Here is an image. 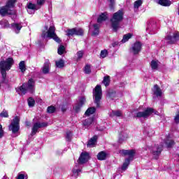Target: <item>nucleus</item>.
I'll return each instance as SVG.
<instances>
[{
	"instance_id": "393cba45",
	"label": "nucleus",
	"mask_w": 179,
	"mask_h": 179,
	"mask_svg": "<svg viewBox=\"0 0 179 179\" xmlns=\"http://www.w3.org/2000/svg\"><path fill=\"white\" fill-rule=\"evenodd\" d=\"M108 16H107V13H102L98 17L97 22L98 23H101V22H104V20H107Z\"/></svg>"
},
{
	"instance_id": "c85d7f7f",
	"label": "nucleus",
	"mask_w": 179,
	"mask_h": 179,
	"mask_svg": "<svg viewBox=\"0 0 179 179\" xmlns=\"http://www.w3.org/2000/svg\"><path fill=\"white\" fill-rule=\"evenodd\" d=\"M94 113H96V108H94V107H91V108H89L86 110V112H85V115L86 117H89V116L92 115V114H94Z\"/></svg>"
},
{
	"instance_id": "473e14b6",
	"label": "nucleus",
	"mask_w": 179,
	"mask_h": 179,
	"mask_svg": "<svg viewBox=\"0 0 179 179\" xmlns=\"http://www.w3.org/2000/svg\"><path fill=\"white\" fill-rule=\"evenodd\" d=\"M55 66L57 68H64L65 66V62L62 60V59H60L59 60L55 62Z\"/></svg>"
},
{
	"instance_id": "f3484780",
	"label": "nucleus",
	"mask_w": 179,
	"mask_h": 179,
	"mask_svg": "<svg viewBox=\"0 0 179 179\" xmlns=\"http://www.w3.org/2000/svg\"><path fill=\"white\" fill-rule=\"evenodd\" d=\"M50 69H51V63L50 62V60H45L41 69L42 73L44 75L50 73Z\"/></svg>"
},
{
	"instance_id": "37998d69",
	"label": "nucleus",
	"mask_w": 179,
	"mask_h": 179,
	"mask_svg": "<svg viewBox=\"0 0 179 179\" xmlns=\"http://www.w3.org/2000/svg\"><path fill=\"white\" fill-rule=\"evenodd\" d=\"M107 55H108V52L107 51V50H103L101 51V53H100L101 58H106Z\"/></svg>"
},
{
	"instance_id": "4c0bfd02",
	"label": "nucleus",
	"mask_w": 179,
	"mask_h": 179,
	"mask_svg": "<svg viewBox=\"0 0 179 179\" xmlns=\"http://www.w3.org/2000/svg\"><path fill=\"white\" fill-rule=\"evenodd\" d=\"M17 179H27V174L24 172L18 173Z\"/></svg>"
},
{
	"instance_id": "aec40b11",
	"label": "nucleus",
	"mask_w": 179,
	"mask_h": 179,
	"mask_svg": "<svg viewBox=\"0 0 179 179\" xmlns=\"http://www.w3.org/2000/svg\"><path fill=\"white\" fill-rule=\"evenodd\" d=\"M37 10V6L33 3H29L27 4V12L29 15H33L34 12Z\"/></svg>"
},
{
	"instance_id": "7ed1b4c3",
	"label": "nucleus",
	"mask_w": 179,
	"mask_h": 179,
	"mask_svg": "<svg viewBox=\"0 0 179 179\" xmlns=\"http://www.w3.org/2000/svg\"><path fill=\"white\" fill-rule=\"evenodd\" d=\"M16 0H8L6 6L0 8V15L1 16H6V15H16V11L13 9L15 8V3Z\"/></svg>"
},
{
	"instance_id": "1a4fd4ad",
	"label": "nucleus",
	"mask_w": 179,
	"mask_h": 179,
	"mask_svg": "<svg viewBox=\"0 0 179 179\" xmlns=\"http://www.w3.org/2000/svg\"><path fill=\"white\" fill-rule=\"evenodd\" d=\"M150 153L153 155L155 159H157L159 156H160V153H162V150H163V145H155L152 148H148Z\"/></svg>"
},
{
	"instance_id": "412c9836",
	"label": "nucleus",
	"mask_w": 179,
	"mask_h": 179,
	"mask_svg": "<svg viewBox=\"0 0 179 179\" xmlns=\"http://www.w3.org/2000/svg\"><path fill=\"white\" fill-rule=\"evenodd\" d=\"M164 142L167 148L174 146V141H173L170 136H167L166 138H164Z\"/></svg>"
},
{
	"instance_id": "20e7f679",
	"label": "nucleus",
	"mask_w": 179,
	"mask_h": 179,
	"mask_svg": "<svg viewBox=\"0 0 179 179\" xmlns=\"http://www.w3.org/2000/svg\"><path fill=\"white\" fill-rule=\"evenodd\" d=\"M36 87V83L34 79H30L28 80V83H24L21 87L16 88V91L18 92V94L22 93V94H26L27 92L33 93L34 92V87Z\"/></svg>"
},
{
	"instance_id": "8fccbe9b",
	"label": "nucleus",
	"mask_w": 179,
	"mask_h": 179,
	"mask_svg": "<svg viewBox=\"0 0 179 179\" xmlns=\"http://www.w3.org/2000/svg\"><path fill=\"white\" fill-rule=\"evenodd\" d=\"M3 136V129H2V125L0 124V138Z\"/></svg>"
},
{
	"instance_id": "49530a36",
	"label": "nucleus",
	"mask_w": 179,
	"mask_h": 179,
	"mask_svg": "<svg viewBox=\"0 0 179 179\" xmlns=\"http://www.w3.org/2000/svg\"><path fill=\"white\" fill-rule=\"evenodd\" d=\"M47 112L49 113L50 114H52V113L55 112V107L52 106L48 107Z\"/></svg>"
},
{
	"instance_id": "9b49d317",
	"label": "nucleus",
	"mask_w": 179,
	"mask_h": 179,
	"mask_svg": "<svg viewBox=\"0 0 179 179\" xmlns=\"http://www.w3.org/2000/svg\"><path fill=\"white\" fill-rule=\"evenodd\" d=\"M66 36L71 37V36H83V29L81 28H73L71 29H68L66 31Z\"/></svg>"
},
{
	"instance_id": "423d86ee",
	"label": "nucleus",
	"mask_w": 179,
	"mask_h": 179,
	"mask_svg": "<svg viewBox=\"0 0 179 179\" xmlns=\"http://www.w3.org/2000/svg\"><path fill=\"white\" fill-rule=\"evenodd\" d=\"M45 29L47 31H43L41 34L42 38H53L57 43H61V40H59V38L55 34V27L50 26L48 29V27L45 26Z\"/></svg>"
},
{
	"instance_id": "2eb2a0df",
	"label": "nucleus",
	"mask_w": 179,
	"mask_h": 179,
	"mask_svg": "<svg viewBox=\"0 0 179 179\" xmlns=\"http://www.w3.org/2000/svg\"><path fill=\"white\" fill-rule=\"evenodd\" d=\"M141 51H142V43L139 41L134 43L131 48V52L134 55H138Z\"/></svg>"
},
{
	"instance_id": "dca6fc26",
	"label": "nucleus",
	"mask_w": 179,
	"mask_h": 179,
	"mask_svg": "<svg viewBox=\"0 0 179 179\" xmlns=\"http://www.w3.org/2000/svg\"><path fill=\"white\" fill-rule=\"evenodd\" d=\"M90 31L92 33V36L93 37H96L99 36L100 33V24H94L90 25Z\"/></svg>"
},
{
	"instance_id": "f704fd0d",
	"label": "nucleus",
	"mask_w": 179,
	"mask_h": 179,
	"mask_svg": "<svg viewBox=\"0 0 179 179\" xmlns=\"http://www.w3.org/2000/svg\"><path fill=\"white\" fill-rule=\"evenodd\" d=\"M122 113L120 110H112V113H110V117H121Z\"/></svg>"
},
{
	"instance_id": "c9c22d12",
	"label": "nucleus",
	"mask_w": 179,
	"mask_h": 179,
	"mask_svg": "<svg viewBox=\"0 0 179 179\" xmlns=\"http://www.w3.org/2000/svg\"><path fill=\"white\" fill-rule=\"evenodd\" d=\"M19 69H20V71L22 73L26 71V64H25L24 61H22L20 62Z\"/></svg>"
},
{
	"instance_id": "c756f323",
	"label": "nucleus",
	"mask_w": 179,
	"mask_h": 179,
	"mask_svg": "<svg viewBox=\"0 0 179 179\" xmlns=\"http://www.w3.org/2000/svg\"><path fill=\"white\" fill-rule=\"evenodd\" d=\"M97 159H98V160H106V159H107V154H106V152H104V151L100 152L97 155Z\"/></svg>"
},
{
	"instance_id": "2f4dec72",
	"label": "nucleus",
	"mask_w": 179,
	"mask_h": 179,
	"mask_svg": "<svg viewBox=\"0 0 179 179\" xmlns=\"http://www.w3.org/2000/svg\"><path fill=\"white\" fill-rule=\"evenodd\" d=\"M132 36H134V34H132L131 33L124 35L123 38L122 39V43H127V41H128L129 38H132Z\"/></svg>"
},
{
	"instance_id": "39448f33",
	"label": "nucleus",
	"mask_w": 179,
	"mask_h": 179,
	"mask_svg": "<svg viewBox=\"0 0 179 179\" xmlns=\"http://www.w3.org/2000/svg\"><path fill=\"white\" fill-rule=\"evenodd\" d=\"M120 155L123 156H128V158L125 159L124 162L122 166V171H125L128 169V166H129V163L131 160H133L134 156H135V150H122L120 151Z\"/></svg>"
},
{
	"instance_id": "e433bc0d",
	"label": "nucleus",
	"mask_w": 179,
	"mask_h": 179,
	"mask_svg": "<svg viewBox=\"0 0 179 179\" xmlns=\"http://www.w3.org/2000/svg\"><path fill=\"white\" fill-rule=\"evenodd\" d=\"M0 24L2 26V27H4L5 29H8L9 27V22L6 20H3L0 21Z\"/></svg>"
},
{
	"instance_id": "a878e982",
	"label": "nucleus",
	"mask_w": 179,
	"mask_h": 179,
	"mask_svg": "<svg viewBox=\"0 0 179 179\" xmlns=\"http://www.w3.org/2000/svg\"><path fill=\"white\" fill-rule=\"evenodd\" d=\"M128 139V134L122 132L119 135L118 142L119 143H122L124 141H127Z\"/></svg>"
},
{
	"instance_id": "79ce46f5",
	"label": "nucleus",
	"mask_w": 179,
	"mask_h": 179,
	"mask_svg": "<svg viewBox=\"0 0 179 179\" xmlns=\"http://www.w3.org/2000/svg\"><path fill=\"white\" fill-rule=\"evenodd\" d=\"M84 52L83 50H80L77 52V61H80L83 57Z\"/></svg>"
},
{
	"instance_id": "864d4df0",
	"label": "nucleus",
	"mask_w": 179,
	"mask_h": 179,
	"mask_svg": "<svg viewBox=\"0 0 179 179\" xmlns=\"http://www.w3.org/2000/svg\"><path fill=\"white\" fill-rule=\"evenodd\" d=\"M62 111H63V113L66 111V107H65V106H62Z\"/></svg>"
},
{
	"instance_id": "bb28decb",
	"label": "nucleus",
	"mask_w": 179,
	"mask_h": 179,
	"mask_svg": "<svg viewBox=\"0 0 179 179\" xmlns=\"http://www.w3.org/2000/svg\"><path fill=\"white\" fill-rule=\"evenodd\" d=\"M93 120H94L93 117H89L87 119H85V120L83 122L84 127H85V128H89V127L92 125Z\"/></svg>"
},
{
	"instance_id": "4be33fe9",
	"label": "nucleus",
	"mask_w": 179,
	"mask_h": 179,
	"mask_svg": "<svg viewBox=\"0 0 179 179\" xmlns=\"http://www.w3.org/2000/svg\"><path fill=\"white\" fill-rule=\"evenodd\" d=\"M152 92L155 96H157V97H160L162 96V90L157 85H155L154 87L152 88Z\"/></svg>"
},
{
	"instance_id": "72a5a7b5",
	"label": "nucleus",
	"mask_w": 179,
	"mask_h": 179,
	"mask_svg": "<svg viewBox=\"0 0 179 179\" xmlns=\"http://www.w3.org/2000/svg\"><path fill=\"white\" fill-rule=\"evenodd\" d=\"M150 66L153 71H156L159 66V61L152 60L150 63Z\"/></svg>"
},
{
	"instance_id": "cd10ccee",
	"label": "nucleus",
	"mask_w": 179,
	"mask_h": 179,
	"mask_svg": "<svg viewBox=\"0 0 179 179\" xmlns=\"http://www.w3.org/2000/svg\"><path fill=\"white\" fill-rule=\"evenodd\" d=\"M142 3H143V1L142 0H137L134 2V8L135 12H138V9H139V7L142 6Z\"/></svg>"
},
{
	"instance_id": "09e8293b",
	"label": "nucleus",
	"mask_w": 179,
	"mask_h": 179,
	"mask_svg": "<svg viewBox=\"0 0 179 179\" xmlns=\"http://www.w3.org/2000/svg\"><path fill=\"white\" fill-rule=\"evenodd\" d=\"M66 139L67 141H71L72 139V132L71 131H67L66 134Z\"/></svg>"
},
{
	"instance_id": "6e6d98bb",
	"label": "nucleus",
	"mask_w": 179,
	"mask_h": 179,
	"mask_svg": "<svg viewBox=\"0 0 179 179\" xmlns=\"http://www.w3.org/2000/svg\"><path fill=\"white\" fill-rule=\"evenodd\" d=\"M0 40H1V34H0Z\"/></svg>"
},
{
	"instance_id": "5701e85b",
	"label": "nucleus",
	"mask_w": 179,
	"mask_h": 179,
	"mask_svg": "<svg viewBox=\"0 0 179 179\" xmlns=\"http://www.w3.org/2000/svg\"><path fill=\"white\" fill-rule=\"evenodd\" d=\"M97 142V136H93L91 139L89 140L87 143V148H94Z\"/></svg>"
},
{
	"instance_id": "a19ab883",
	"label": "nucleus",
	"mask_w": 179,
	"mask_h": 179,
	"mask_svg": "<svg viewBox=\"0 0 179 179\" xmlns=\"http://www.w3.org/2000/svg\"><path fill=\"white\" fill-rule=\"evenodd\" d=\"M34 104H36V101L33 99V98L28 99V106L29 107H34Z\"/></svg>"
},
{
	"instance_id": "5fc2aeb1",
	"label": "nucleus",
	"mask_w": 179,
	"mask_h": 179,
	"mask_svg": "<svg viewBox=\"0 0 179 179\" xmlns=\"http://www.w3.org/2000/svg\"><path fill=\"white\" fill-rule=\"evenodd\" d=\"M113 47H115V43L113 45Z\"/></svg>"
},
{
	"instance_id": "de8ad7c7",
	"label": "nucleus",
	"mask_w": 179,
	"mask_h": 179,
	"mask_svg": "<svg viewBox=\"0 0 179 179\" xmlns=\"http://www.w3.org/2000/svg\"><path fill=\"white\" fill-rule=\"evenodd\" d=\"M107 97H110V99L115 97V92L108 91L107 93Z\"/></svg>"
},
{
	"instance_id": "6ab92c4d",
	"label": "nucleus",
	"mask_w": 179,
	"mask_h": 179,
	"mask_svg": "<svg viewBox=\"0 0 179 179\" xmlns=\"http://www.w3.org/2000/svg\"><path fill=\"white\" fill-rule=\"evenodd\" d=\"M11 27H12L13 31H15V33H16V34H19V33H20V30H22V28L23 27V26L22 25V23H13L11 24Z\"/></svg>"
},
{
	"instance_id": "ea45409f",
	"label": "nucleus",
	"mask_w": 179,
	"mask_h": 179,
	"mask_svg": "<svg viewBox=\"0 0 179 179\" xmlns=\"http://www.w3.org/2000/svg\"><path fill=\"white\" fill-rule=\"evenodd\" d=\"M103 83L104 86L107 87L110 85V76H106L103 78Z\"/></svg>"
},
{
	"instance_id": "c03bdc74",
	"label": "nucleus",
	"mask_w": 179,
	"mask_h": 179,
	"mask_svg": "<svg viewBox=\"0 0 179 179\" xmlns=\"http://www.w3.org/2000/svg\"><path fill=\"white\" fill-rule=\"evenodd\" d=\"M84 72H85V73H87V75H89V73H90V72H92V69H90V65L87 64L85 66Z\"/></svg>"
},
{
	"instance_id": "a211bd4d",
	"label": "nucleus",
	"mask_w": 179,
	"mask_h": 179,
	"mask_svg": "<svg viewBox=\"0 0 179 179\" xmlns=\"http://www.w3.org/2000/svg\"><path fill=\"white\" fill-rule=\"evenodd\" d=\"M89 159H90V156H89V153L87 152H83L81 153L79 159H78V163L79 164H83L89 161Z\"/></svg>"
},
{
	"instance_id": "9d476101",
	"label": "nucleus",
	"mask_w": 179,
	"mask_h": 179,
	"mask_svg": "<svg viewBox=\"0 0 179 179\" xmlns=\"http://www.w3.org/2000/svg\"><path fill=\"white\" fill-rule=\"evenodd\" d=\"M165 40L168 44H174L175 43H177L179 40V32L166 36Z\"/></svg>"
},
{
	"instance_id": "f8f14e48",
	"label": "nucleus",
	"mask_w": 179,
	"mask_h": 179,
	"mask_svg": "<svg viewBox=\"0 0 179 179\" xmlns=\"http://www.w3.org/2000/svg\"><path fill=\"white\" fill-rule=\"evenodd\" d=\"M152 114H153V108H148L143 112H138L136 114V117H137V118H148V117H149V115H152Z\"/></svg>"
},
{
	"instance_id": "f03ea898",
	"label": "nucleus",
	"mask_w": 179,
	"mask_h": 179,
	"mask_svg": "<svg viewBox=\"0 0 179 179\" xmlns=\"http://www.w3.org/2000/svg\"><path fill=\"white\" fill-rule=\"evenodd\" d=\"M124 20V11L119 10L115 13L110 19V23L114 31H117L120 29V23Z\"/></svg>"
},
{
	"instance_id": "6e6552de",
	"label": "nucleus",
	"mask_w": 179,
	"mask_h": 179,
	"mask_svg": "<svg viewBox=\"0 0 179 179\" xmlns=\"http://www.w3.org/2000/svg\"><path fill=\"white\" fill-rule=\"evenodd\" d=\"M20 122V119L19 117L16 116L11 122L10 125L9 126V130L12 131L13 134H16L20 129V127L19 126V122Z\"/></svg>"
},
{
	"instance_id": "7c9ffc66",
	"label": "nucleus",
	"mask_w": 179,
	"mask_h": 179,
	"mask_svg": "<svg viewBox=\"0 0 179 179\" xmlns=\"http://www.w3.org/2000/svg\"><path fill=\"white\" fill-rule=\"evenodd\" d=\"M82 171L79 169H78V166H76L72 170V176L73 177H75V178H77L79 176V173L81 172Z\"/></svg>"
},
{
	"instance_id": "a18cd8bd",
	"label": "nucleus",
	"mask_w": 179,
	"mask_h": 179,
	"mask_svg": "<svg viewBox=\"0 0 179 179\" xmlns=\"http://www.w3.org/2000/svg\"><path fill=\"white\" fill-rule=\"evenodd\" d=\"M0 117L3 118H8V117H9L8 111L6 110H3V111L0 113Z\"/></svg>"
},
{
	"instance_id": "b1692460",
	"label": "nucleus",
	"mask_w": 179,
	"mask_h": 179,
	"mask_svg": "<svg viewBox=\"0 0 179 179\" xmlns=\"http://www.w3.org/2000/svg\"><path fill=\"white\" fill-rule=\"evenodd\" d=\"M157 3L161 5L162 6H170L171 5V1L170 0H155Z\"/></svg>"
},
{
	"instance_id": "58836bf2",
	"label": "nucleus",
	"mask_w": 179,
	"mask_h": 179,
	"mask_svg": "<svg viewBox=\"0 0 179 179\" xmlns=\"http://www.w3.org/2000/svg\"><path fill=\"white\" fill-rule=\"evenodd\" d=\"M57 52H58L59 55H62V54H64V52H65V46L60 45L58 48Z\"/></svg>"
},
{
	"instance_id": "f257e3e1",
	"label": "nucleus",
	"mask_w": 179,
	"mask_h": 179,
	"mask_svg": "<svg viewBox=\"0 0 179 179\" xmlns=\"http://www.w3.org/2000/svg\"><path fill=\"white\" fill-rule=\"evenodd\" d=\"M14 64L13 59L8 57L6 60L3 58L1 59L0 61V72L1 73L3 80L6 78V71H10V68Z\"/></svg>"
},
{
	"instance_id": "603ef678",
	"label": "nucleus",
	"mask_w": 179,
	"mask_h": 179,
	"mask_svg": "<svg viewBox=\"0 0 179 179\" xmlns=\"http://www.w3.org/2000/svg\"><path fill=\"white\" fill-rule=\"evenodd\" d=\"M110 2V8H113L114 6V4L115 3V0H109Z\"/></svg>"
},
{
	"instance_id": "ddd939ff",
	"label": "nucleus",
	"mask_w": 179,
	"mask_h": 179,
	"mask_svg": "<svg viewBox=\"0 0 179 179\" xmlns=\"http://www.w3.org/2000/svg\"><path fill=\"white\" fill-rule=\"evenodd\" d=\"M85 103H86V98L85 96H81L78 99V101L73 106V110L76 113L80 111V108L83 107Z\"/></svg>"
},
{
	"instance_id": "3c124183",
	"label": "nucleus",
	"mask_w": 179,
	"mask_h": 179,
	"mask_svg": "<svg viewBox=\"0 0 179 179\" xmlns=\"http://www.w3.org/2000/svg\"><path fill=\"white\" fill-rule=\"evenodd\" d=\"M45 2V0H37L38 5H43Z\"/></svg>"
},
{
	"instance_id": "0eeeda50",
	"label": "nucleus",
	"mask_w": 179,
	"mask_h": 179,
	"mask_svg": "<svg viewBox=\"0 0 179 179\" xmlns=\"http://www.w3.org/2000/svg\"><path fill=\"white\" fill-rule=\"evenodd\" d=\"M94 102L96 107H100L101 97H103V92L101 91V86L96 85L93 92Z\"/></svg>"
},
{
	"instance_id": "4468645a",
	"label": "nucleus",
	"mask_w": 179,
	"mask_h": 179,
	"mask_svg": "<svg viewBox=\"0 0 179 179\" xmlns=\"http://www.w3.org/2000/svg\"><path fill=\"white\" fill-rule=\"evenodd\" d=\"M48 124L47 122H36L34 124L31 130V136H34L36 134H37V131H38L39 128H44V127H47Z\"/></svg>"
}]
</instances>
